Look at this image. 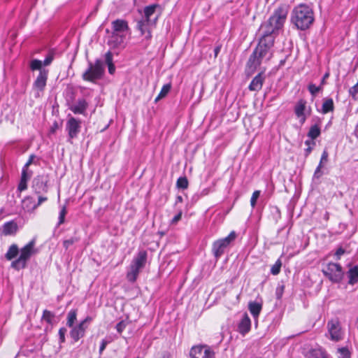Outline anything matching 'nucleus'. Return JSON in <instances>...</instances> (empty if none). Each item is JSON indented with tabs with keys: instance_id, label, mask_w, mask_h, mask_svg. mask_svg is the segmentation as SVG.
<instances>
[{
	"instance_id": "nucleus-17",
	"label": "nucleus",
	"mask_w": 358,
	"mask_h": 358,
	"mask_svg": "<svg viewBox=\"0 0 358 358\" xmlns=\"http://www.w3.org/2000/svg\"><path fill=\"white\" fill-rule=\"evenodd\" d=\"M48 76V70H41L34 83V87L39 91H43L46 85Z\"/></svg>"
},
{
	"instance_id": "nucleus-30",
	"label": "nucleus",
	"mask_w": 358,
	"mask_h": 358,
	"mask_svg": "<svg viewBox=\"0 0 358 358\" xmlns=\"http://www.w3.org/2000/svg\"><path fill=\"white\" fill-rule=\"evenodd\" d=\"M18 253L19 248L17 245L15 244H13L9 247L7 252L5 255V257L6 258L7 260H12L13 259L17 257Z\"/></svg>"
},
{
	"instance_id": "nucleus-38",
	"label": "nucleus",
	"mask_w": 358,
	"mask_h": 358,
	"mask_svg": "<svg viewBox=\"0 0 358 358\" xmlns=\"http://www.w3.org/2000/svg\"><path fill=\"white\" fill-rule=\"evenodd\" d=\"M282 266V262L280 259H278L275 263L272 266L271 268V273L275 275H278L280 271Z\"/></svg>"
},
{
	"instance_id": "nucleus-25",
	"label": "nucleus",
	"mask_w": 358,
	"mask_h": 358,
	"mask_svg": "<svg viewBox=\"0 0 358 358\" xmlns=\"http://www.w3.org/2000/svg\"><path fill=\"white\" fill-rule=\"evenodd\" d=\"M36 203L32 197L27 196L22 201V206L28 212H32L36 209Z\"/></svg>"
},
{
	"instance_id": "nucleus-46",
	"label": "nucleus",
	"mask_w": 358,
	"mask_h": 358,
	"mask_svg": "<svg viewBox=\"0 0 358 358\" xmlns=\"http://www.w3.org/2000/svg\"><path fill=\"white\" fill-rule=\"evenodd\" d=\"M54 59V54L50 52L43 62V66H49Z\"/></svg>"
},
{
	"instance_id": "nucleus-9",
	"label": "nucleus",
	"mask_w": 358,
	"mask_h": 358,
	"mask_svg": "<svg viewBox=\"0 0 358 358\" xmlns=\"http://www.w3.org/2000/svg\"><path fill=\"white\" fill-rule=\"evenodd\" d=\"M157 17V16H155L153 20L142 18L137 23V29L147 41L150 40L152 38V29L155 26Z\"/></svg>"
},
{
	"instance_id": "nucleus-60",
	"label": "nucleus",
	"mask_w": 358,
	"mask_h": 358,
	"mask_svg": "<svg viewBox=\"0 0 358 358\" xmlns=\"http://www.w3.org/2000/svg\"><path fill=\"white\" fill-rule=\"evenodd\" d=\"M182 201H183V199H182V196H178L176 197V202H180V203H181V202H182Z\"/></svg>"
},
{
	"instance_id": "nucleus-43",
	"label": "nucleus",
	"mask_w": 358,
	"mask_h": 358,
	"mask_svg": "<svg viewBox=\"0 0 358 358\" xmlns=\"http://www.w3.org/2000/svg\"><path fill=\"white\" fill-rule=\"evenodd\" d=\"M305 144L307 145V148L305 150L306 155L308 156L315 145V143L313 141H306Z\"/></svg>"
},
{
	"instance_id": "nucleus-37",
	"label": "nucleus",
	"mask_w": 358,
	"mask_h": 358,
	"mask_svg": "<svg viewBox=\"0 0 358 358\" xmlns=\"http://www.w3.org/2000/svg\"><path fill=\"white\" fill-rule=\"evenodd\" d=\"M188 180L186 177H180L176 182V186L178 188L187 189L188 187Z\"/></svg>"
},
{
	"instance_id": "nucleus-45",
	"label": "nucleus",
	"mask_w": 358,
	"mask_h": 358,
	"mask_svg": "<svg viewBox=\"0 0 358 358\" xmlns=\"http://www.w3.org/2000/svg\"><path fill=\"white\" fill-rule=\"evenodd\" d=\"M308 90L312 95L315 96L317 92H319L321 90V87H317L314 84H310L308 86Z\"/></svg>"
},
{
	"instance_id": "nucleus-1",
	"label": "nucleus",
	"mask_w": 358,
	"mask_h": 358,
	"mask_svg": "<svg viewBox=\"0 0 358 358\" xmlns=\"http://www.w3.org/2000/svg\"><path fill=\"white\" fill-rule=\"evenodd\" d=\"M290 20L296 29H308L315 20L313 10L306 3H300L292 9Z\"/></svg>"
},
{
	"instance_id": "nucleus-2",
	"label": "nucleus",
	"mask_w": 358,
	"mask_h": 358,
	"mask_svg": "<svg viewBox=\"0 0 358 358\" xmlns=\"http://www.w3.org/2000/svg\"><path fill=\"white\" fill-rule=\"evenodd\" d=\"M288 14V9L285 6L277 8L268 21L262 25L261 29L263 35L266 36H273L282 29Z\"/></svg>"
},
{
	"instance_id": "nucleus-13",
	"label": "nucleus",
	"mask_w": 358,
	"mask_h": 358,
	"mask_svg": "<svg viewBox=\"0 0 358 358\" xmlns=\"http://www.w3.org/2000/svg\"><path fill=\"white\" fill-rule=\"evenodd\" d=\"M191 358H215L214 352L206 345L194 346L190 351Z\"/></svg>"
},
{
	"instance_id": "nucleus-19",
	"label": "nucleus",
	"mask_w": 358,
	"mask_h": 358,
	"mask_svg": "<svg viewBox=\"0 0 358 358\" xmlns=\"http://www.w3.org/2000/svg\"><path fill=\"white\" fill-rule=\"evenodd\" d=\"M33 188L36 194L46 193L48 192L47 182L41 177H37L34 180Z\"/></svg>"
},
{
	"instance_id": "nucleus-21",
	"label": "nucleus",
	"mask_w": 358,
	"mask_h": 358,
	"mask_svg": "<svg viewBox=\"0 0 358 358\" xmlns=\"http://www.w3.org/2000/svg\"><path fill=\"white\" fill-rule=\"evenodd\" d=\"M262 58L259 57L257 54H255V52L250 55L249 60L248 62V67L253 73L256 69L260 66L262 62Z\"/></svg>"
},
{
	"instance_id": "nucleus-61",
	"label": "nucleus",
	"mask_w": 358,
	"mask_h": 358,
	"mask_svg": "<svg viewBox=\"0 0 358 358\" xmlns=\"http://www.w3.org/2000/svg\"><path fill=\"white\" fill-rule=\"evenodd\" d=\"M169 354H166L164 355V358H169Z\"/></svg>"
},
{
	"instance_id": "nucleus-31",
	"label": "nucleus",
	"mask_w": 358,
	"mask_h": 358,
	"mask_svg": "<svg viewBox=\"0 0 358 358\" xmlns=\"http://www.w3.org/2000/svg\"><path fill=\"white\" fill-rule=\"evenodd\" d=\"M328 156H329V154L327 152V150H324L322 154V157H321V159H320V164L318 165V166L317 167L315 171V173H314V176L319 178L320 176H321V173H320V169H322V167L323 166V164L326 163L328 160Z\"/></svg>"
},
{
	"instance_id": "nucleus-27",
	"label": "nucleus",
	"mask_w": 358,
	"mask_h": 358,
	"mask_svg": "<svg viewBox=\"0 0 358 358\" xmlns=\"http://www.w3.org/2000/svg\"><path fill=\"white\" fill-rule=\"evenodd\" d=\"M334 109V104L333 99L331 98L324 99L322 106L321 112L323 114H327L329 112L333 111Z\"/></svg>"
},
{
	"instance_id": "nucleus-48",
	"label": "nucleus",
	"mask_w": 358,
	"mask_h": 358,
	"mask_svg": "<svg viewBox=\"0 0 358 358\" xmlns=\"http://www.w3.org/2000/svg\"><path fill=\"white\" fill-rule=\"evenodd\" d=\"M182 211H180L176 215H175L171 220V224H176L182 217Z\"/></svg>"
},
{
	"instance_id": "nucleus-47",
	"label": "nucleus",
	"mask_w": 358,
	"mask_h": 358,
	"mask_svg": "<svg viewBox=\"0 0 358 358\" xmlns=\"http://www.w3.org/2000/svg\"><path fill=\"white\" fill-rule=\"evenodd\" d=\"M38 202L36 203V208H38L40 205H41L43 202L46 201L48 200V197L45 196H42L41 194H38Z\"/></svg>"
},
{
	"instance_id": "nucleus-10",
	"label": "nucleus",
	"mask_w": 358,
	"mask_h": 358,
	"mask_svg": "<svg viewBox=\"0 0 358 358\" xmlns=\"http://www.w3.org/2000/svg\"><path fill=\"white\" fill-rule=\"evenodd\" d=\"M323 273L331 281L334 282H340L343 275L341 266L336 263H329L326 268L323 270Z\"/></svg>"
},
{
	"instance_id": "nucleus-26",
	"label": "nucleus",
	"mask_w": 358,
	"mask_h": 358,
	"mask_svg": "<svg viewBox=\"0 0 358 358\" xmlns=\"http://www.w3.org/2000/svg\"><path fill=\"white\" fill-rule=\"evenodd\" d=\"M31 174L28 173L26 169H22L21 180L18 185V189L22 192L27 189V181L30 178Z\"/></svg>"
},
{
	"instance_id": "nucleus-22",
	"label": "nucleus",
	"mask_w": 358,
	"mask_h": 358,
	"mask_svg": "<svg viewBox=\"0 0 358 358\" xmlns=\"http://www.w3.org/2000/svg\"><path fill=\"white\" fill-rule=\"evenodd\" d=\"M251 327V321L248 315L245 314L238 324V331L242 334L248 333Z\"/></svg>"
},
{
	"instance_id": "nucleus-14",
	"label": "nucleus",
	"mask_w": 358,
	"mask_h": 358,
	"mask_svg": "<svg viewBox=\"0 0 358 358\" xmlns=\"http://www.w3.org/2000/svg\"><path fill=\"white\" fill-rule=\"evenodd\" d=\"M112 31L127 35L129 30L127 21L122 19H117L111 22Z\"/></svg>"
},
{
	"instance_id": "nucleus-52",
	"label": "nucleus",
	"mask_w": 358,
	"mask_h": 358,
	"mask_svg": "<svg viewBox=\"0 0 358 358\" xmlns=\"http://www.w3.org/2000/svg\"><path fill=\"white\" fill-rule=\"evenodd\" d=\"M58 127H59L58 123L57 122H55L50 129V132L52 134H54L56 131V130L58 129Z\"/></svg>"
},
{
	"instance_id": "nucleus-12",
	"label": "nucleus",
	"mask_w": 358,
	"mask_h": 358,
	"mask_svg": "<svg viewBox=\"0 0 358 358\" xmlns=\"http://www.w3.org/2000/svg\"><path fill=\"white\" fill-rule=\"evenodd\" d=\"M310 108L307 107V101L306 100L300 99L296 103L294 113L301 124L306 122L307 115H310Z\"/></svg>"
},
{
	"instance_id": "nucleus-20",
	"label": "nucleus",
	"mask_w": 358,
	"mask_h": 358,
	"mask_svg": "<svg viewBox=\"0 0 358 358\" xmlns=\"http://www.w3.org/2000/svg\"><path fill=\"white\" fill-rule=\"evenodd\" d=\"M126 36L127 35L112 31L108 39V44L113 48L118 47L123 44Z\"/></svg>"
},
{
	"instance_id": "nucleus-23",
	"label": "nucleus",
	"mask_w": 358,
	"mask_h": 358,
	"mask_svg": "<svg viewBox=\"0 0 358 358\" xmlns=\"http://www.w3.org/2000/svg\"><path fill=\"white\" fill-rule=\"evenodd\" d=\"M17 231V225L15 222H6L3 226V234L6 236L15 234Z\"/></svg>"
},
{
	"instance_id": "nucleus-40",
	"label": "nucleus",
	"mask_w": 358,
	"mask_h": 358,
	"mask_svg": "<svg viewBox=\"0 0 358 358\" xmlns=\"http://www.w3.org/2000/svg\"><path fill=\"white\" fill-rule=\"evenodd\" d=\"M66 213H67L66 206H63L59 212L58 224L60 225L64 222L65 216H66Z\"/></svg>"
},
{
	"instance_id": "nucleus-33",
	"label": "nucleus",
	"mask_w": 358,
	"mask_h": 358,
	"mask_svg": "<svg viewBox=\"0 0 358 358\" xmlns=\"http://www.w3.org/2000/svg\"><path fill=\"white\" fill-rule=\"evenodd\" d=\"M171 89V83H167V84L163 85V87L161 89L160 92L158 94V96L155 98V101L157 102L160 99L164 98L169 94V92H170Z\"/></svg>"
},
{
	"instance_id": "nucleus-36",
	"label": "nucleus",
	"mask_w": 358,
	"mask_h": 358,
	"mask_svg": "<svg viewBox=\"0 0 358 358\" xmlns=\"http://www.w3.org/2000/svg\"><path fill=\"white\" fill-rule=\"evenodd\" d=\"M42 66H43L42 61H41L39 59H36L31 60L30 62V64H29V66H30V69L31 71L38 70L39 72L41 70L44 69L42 68Z\"/></svg>"
},
{
	"instance_id": "nucleus-7",
	"label": "nucleus",
	"mask_w": 358,
	"mask_h": 358,
	"mask_svg": "<svg viewBox=\"0 0 358 358\" xmlns=\"http://www.w3.org/2000/svg\"><path fill=\"white\" fill-rule=\"evenodd\" d=\"M327 334L326 336L333 341H339L343 337V331L341 323L337 319L329 320L327 324Z\"/></svg>"
},
{
	"instance_id": "nucleus-24",
	"label": "nucleus",
	"mask_w": 358,
	"mask_h": 358,
	"mask_svg": "<svg viewBox=\"0 0 358 358\" xmlns=\"http://www.w3.org/2000/svg\"><path fill=\"white\" fill-rule=\"evenodd\" d=\"M262 308V303L256 301H250L248 304V309L253 317H257L259 316Z\"/></svg>"
},
{
	"instance_id": "nucleus-41",
	"label": "nucleus",
	"mask_w": 358,
	"mask_h": 358,
	"mask_svg": "<svg viewBox=\"0 0 358 358\" xmlns=\"http://www.w3.org/2000/svg\"><path fill=\"white\" fill-rule=\"evenodd\" d=\"M338 358H350V352L345 348L338 349Z\"/></svg>"
},
{
	"instance_id": "nucleus-54",
	"label": "nucleus",
	"mask_w": 358,
	"mask_h": 358,
	"mask_svg": "<svg viewBox=\"0 0 358 358\" xmlns=\"http://www.w3.org/2000/svg\"><path fill=\"white\" fill-rule=\"evenodd\" d=\"M92 320V318L90 316H87L86 318H85L80 322H83L84 326H87V324L90 323Z\"/></svg>"
},
{
	"instance_id": "nucleus-11",
	"label": "nucleus",
	"mask_w": 358,
	"mask_h": 358,
	"mask_svg": "<svg viewBox=\"0 0 358 358\" xmlns=\"http://www.w3.org/2000/svg\"><path fill=\"white\" fill-rule=\"evenodd\" d=\"M81 121L73 117H70L66 124V130L68 132L69 141L78 136L80 131Z\"/></svg>"
},
{
	"instance_id": "nucleus-39",
	"label": "nucleus",
	"mask_w": 358,
	"mask_h": 358,
	"mask_svg": "<svg viewBox=\"0 0 358 358\" xmlns=\"http://www.w3.org/2000/svg\"><path fill=\"white\" fill-rule=\"evenodd\" d=\"M259 196H260L259 190H256L252 193V195L250 199V205L252 208H254L255 207L257 201L259 199Z\"/></svg>"
},
{
	"instance_id": "nucleus-62",
	"label": "nucleus",
	"mask_w": 358,
	"mask_h": 358,
	"mask_svg": "<svg viewBox=\"0 0 358 358\" xmlns=\"http://www.w3.org/2000/svg\"><path fill=\"white\" fill-rule=\"evenodd\" d=\"M327 76H328V74H326V75L324 76V79H325V78H327Z\"/></svg>"
},
{
	"instance_id": "nucleus-53",
	"label": "nucleus",
	"mask_w": 358,
	"mask_h": 358,
	"mask_svg": "<svg viewBox=\"0 0 358 358\" xmlns=\"http://www.w3.org/2000/svg\"><path fill=\"white\" fill-rule=\"evenodd\" d=\"M34 158V155H31L28 162L25 164L23 169H26V171H28V167L30 166V164L32 163L33 159Z\"/></svg>"
},
{
	"instance_id": "nucleus-49",
	"label": "nucleus",
	"mask_w": 358,
	"mask_h": 358,
	"mask_svg": "<svg viewBox=\"0 0 358 358\" xmlns=\"http://www.w3.org/2000/svg\"><path fill=\"white\" fill-rule=\"evenodd\" d=\"M66 332V330L65 328H61L59 330V338H60V341L62 343L64 342L65 341V334Z\"/></svg>"
},
{
	"instance_id": "nucleus-56",
	"label": "nucleus",
	"mask_w": 358,
	"mask_h": 358,
	"mask_svg": "<svg viewBox=\"0 0 358 358\" xmlns=\"http://www.w3.org/2000/svg\"><path fill=\"white\" fill-rule=\"evenodd\" d=\"M108 71L110 74H113L115 71V66L113 64H108Z\"/></svg>"
},
{
	"instance_id": "nucleus-8",
	"label": "nucleus",
	"mask_w": 358,
	"mask_h": 358,
	"mask_svg": "<svg viewBox=\"0 0 358 358\" xmlns=\"http://www.w3.org/2000/svg\"><path fill=\"white\" fill-rule=\"evenodd\" d=\"M236 238V234L232 231L227 237L219 239L213 243V252L216 257H220L223 253L226 248L234 241Z\"/></svg>"
},
{
	"instance_id": "nucleus-3",
	"label": "nucleus",
	"mask_w": 358,
	"mask_h": 358,
	"mask_svg": "<svg viewBox=\"0 0 358 358\" xmlns=\"http://www.w3.org/2000/svg\"><path fill=\"white\" fill-rule=\"evenodd\" d=\"M38 252L36 248V240L32 239L20 250H19L20 256L17 259L13 261L11 267L15 270H20L25 268L29 259Z\"/></svg>"
},
{
	"instance_id": "nucleus-32",
	"label": "nucleus",
	"mask_w": 358,
	"mask_h": 358,
	"mask_svg": "<svg viewBox=\"0 0 358 358\" xmlns=\"http://www.w3.org/2000/svg\"><path fill=\"white\" fill-rule=\"evenodd\" d=\"M77 320V310L72 309L68 314L66 317V325L69 327H72Z\"/></svg>"
},
{
	"instance_id": "nucleus-18",
	"label": "nucleus",
	"mask_w": 358,
	"mask_h": 358,
	"mask_svg": "<svg viewBox=\"0 0 358 358\" xmlns=\"http://www.w3.org/2000/svg\"><path fill=\"white\" fill-rule=\"evenodd\" d=\"M264 80V72H260L252 80L250 84L248 86V89L250 91L259 92L262 88Z\"/></svg>"
},
{
	"instance_id": "nucleus-44",
	"label": "nucleus",
	"mask_w": 358,
	"mask_h": 358,
	"mask_svg": "<svg viewBox=\"0 0 358 358\" xmlns=\"http://www.w3.org/2000/svg\"><path fill=\"white\" fill-rule=\"evenodd\" d=\"M350 94L354 99H357L358 96V82L349 90Z\"/></svg>"
},
{
	"instance_id": "nucleus-29",
	"label": "nucleus",
	"mask_w": 358,
	"mask_h": 358,
	"mask_svg": "<svg viewBox=\"0 0 358 358\" xmlns=\"http://www.w3.org/2000/svg\"><path fill=\"white\" fill-rule=\"evenodd\" d=\"M308 358H327L325 352L321 348H315L309 351Z\"/></svg>"
},
{
	"instance_id": "nucleus-6",
	"label": "nucleus",
	"mask_w": 358,
	"mask_h": 358,
	"mask_svg": "<svg viewBox=\"0 0 358 358\" xmlns=\"http://www.w3.org/2000/svg\"><path fill=\"white\" fill-rule=\"evenodd\" d=\"M273 36H266L265 35H262L254 52H255V54H257L259 55V57H262V59H264V58H266V59H269L271 57L270 49L273 45Z\"/></svg>"
},
{
	"instance_id": "nucleus-51",
	"label": "nucleus",
	"mask_w": 358,
	"mask_h": 358,
	"mask_svg": "<svg viewBox=\"0 0 358 358\" xmlns=\"http://www.w3.org/2000/svg\"><path fill=\"white\" fill-rule=\"evenodd\" d=\"M106 62L107 64H113V55L110 52L106 54Z\"/></svg>"
},
{
	"instance_id": "nucleus-15",
	"label": "nucleus",
	"mask_w": 358,
	"mask_h": 358,
	"mask_svg": "<svg viewBox=\"0 0 358 358\" xmlns=\"http://www.w3.org/2000/svg\"><path fill=\"white\" fill-rule=\"evenodd\" d=\"M89 103L85 99H78L69 107V109L74 114L85 115Z\"/></svg>"
},
{
	"instance_id": "nucleus-63",
	"label": "nucleus",
	"mask_w": 358,
	"mask_h": 358,
	"mask_svg": "<svg viewBox=\"0 0 358 358\" xmlns=\"http://www.w3.org/2000/svg\"><path fill=\"white\" fill-rule=\"evenodd\" d=\"M137 358H139V357H137Z\"/></svg>"
},
{
	"instance_id": "nucleus-50",
	"label": "nucleus",
	"mask_w": 358,
	"mask_h": 358,
	"mask_svg": "<svg viewBox=\"0 0 358 358\" xmlns=\"http://www.w3.org/2000/svg\"><path fill=\"white\" fill-rule=\"evenodd\" d=\"M108 343H109V341H108L105 339L102 340V341L101 343L100 348H99L100 354H102L103 351L105 350V348Z\"/></svg>"
},
{
	"instance_id": "nucleus-57",
	"label": "nucleus",
	"mask_w": 358,
	"mask_h": 358,
	"mask_svg": "<svg viewBox=\"0 0 358 358\" xmlns=\"http://www.w3.org/2000/svg\"><path fill=\"white\" fill-rule=\"evenodd\" d=\"M73 242V240H66L64 242V245L67 248L70 245H72Z\"/></svg>"
},
{
	"instance_id": "nucleus-5",
	"label": "nucleus",
	"mask_w": 358,
	"mask_h": 358,
	"mask_svg": "<svg viewBox=\"0 0 358 358\" xmlns=\"http://www.w3.org/2000/svg\"><path fill=\"white\" fill-rule=\"evenodd\" d=\"M104 72L103 62L96 59L94 63L90 62L88 68L83 73L82 78L84 80L96 83L97 80L101 78Z\"/></svg>"
},
{
	"instance_id": "nucleus-34",
	"label": "nucleus",
	"mask_w": 358,
	"mask_h": 358,
	"mask_svg": "<svg viewBox=\"0 0 358 358\" xmlns=\"http://www.w3.org/2000/svg\"><path fill=\"white\" fill-rule=\"evenodd\" d=\"M156 7L157 5H152L145 7L144 8V16L143 17V18L148 20H153L154 17H152V16L155 14Z\"/></svg>"
},
{
	"instance_id": "nucleus-28",
	"label": "nucleus",
	"mask_w": 358,
	"mask_h": 358,
	"mask_svg": "<svg viewBox=\"0 0 358 358\" xmlns=\"http://www.w3.org/2000/svg\"><path fill=\"white\" fill-rule=\"evenodd\" d=\"M349 283L354 285L358 282V266H354L348 272Z\"/></svg>"
},
{
	"instance_id": "nucleus-59",
	"label": "nucleus",
	"mask_w": 358,
	"mask_h": 358,
	"mask_svg": "<svg viewBox=\"0 0 358 358\" xmlns=\"http://www.w3.org/2000/svg\"><path fill=\"white\" fill-rule=\"evenodd\" d=\"M220 50V47H216V48H215L214 52H215V57H217V54L219 53Z\"/></svg>"
},
{
	"instance_id": "nucleus-16",
	"label": "nucleus",
	"mask_w": 358,
	"mask_h": 358,
	"mask_svg": "<svg viewBox=\"0 0 358 358\" xmlns=\"http://www.w3.org/2000/svg\"><path fill=\"white\" fill-rule=\"evenodd\" d=\"M71 328L70 336L74 342H77L85 336L87 326H84L83 322H80L78 324Z\"/></svg>"
},
{
	"instance_id": "nucleus-4",
	"label": "nucleus",
	"mask_w": 358,
	"mask_h": 358,
	"mask_svg": "<svg viewBox=\"0 0 358 358\" xmlns=\"http://www.w3.org/2000/svg\"><path fill=\"white\" fill-rule=\"evenodd\" d=\"M147 252L145 250L139 251L133 259L127 273V278L129 282H134L136 280L141 269L145 266Z\"/></svg>"
},
{
	"instance_id": "nucleus-42",
	"label": "nucleus",
	"mask_w": 358,
	"mask_h": 358,
	"mask_svg": "<svg viewBox=\"0 0 358 358\" xmlns=\"http://www.w3.org/2000/svg\"><path fill=\"white\" fill-rule=\"evenodd\" d=\"M54 317V315L49 310H45L43 314V319L48 323H51L52 320Z\"/></svg>"
},
{
	"instance_id": "nucleus-58",
	"label": "nucleus",
	"mask_w": 358,
	"mask_h": 358,
	"mask_svg": "<svg viewBox=\"0 0 358 358\" xmlns=\"http://www.w3.org/2000/svg\"><path fill=\"white\" fill-rule=\"evenodd\" d=\"M343 253H344V250L343 249L340 248L336 251V255L338 256V257H339Z\"/></svg>"
},
{
	"instance_id": "nucleus-55",
	"label": "nucleus",
	"mask_w": 358,
	"mask_h": 358,
	"mask_svg": "<svg viewBox=\"0 0 358 358\" xmlns=\"http://www.w3.org/2000/svg\"><path fill=\"white\" fill-rule=\"evenodd\" d=\"M124 327V326L122 322H119L116 326V329L117 331L120 333H121L123 331Z\"/></svg>"
},
{
	"instance_id": "nucleus-35",
	"label": "nucleus",
	"mask_w": 358,
	"mask_h": 358,
	"mask_svg": "<svg viewBox=\"0 0 358 358\" xmlns=\"http://www.w3.org/2000/svg\"><path fill=\"white\" fill-rule=\"evenodd\" d=\"M320 135V128L318 125L315 124L310 127L309 131L308 133V137H310L312 141L317 138Z\"/></svg>"
}]
</instances>
